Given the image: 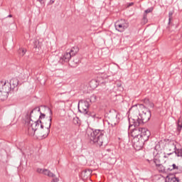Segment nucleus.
<instances>
[{"instance_id": "72a5a7b5", "label": "nucleus", "mask_w": 182, "mask_h": 182, "mask_svg": "<svg viewBox=\"0 0 182 182\" xmlns=\"http://www.w3.org/2000/svg\"><path fill=\"white\" fill-rule=\"evenodd\" d=\"M148 105L152 109L154 107V104L153 102H149V103Z\"/></svg>"}, {"instance_id": "6ab92c4d", "label": "nucleus", "mask_w": 182, "mask_h": 182, "mask_svg": "<svg viewBox=\"0 0 182 182\" xmlns=\"http://www.w3.org/2000/svg\"><path fill=\"white\" fill-rule=\"evenodd\" d=\"M8 96H9V94L2 91V90H0V100H6Z\"/></svg>"}, {"instance_id": "a18cd8bd", "label": "nucleus", "mask_w": 182, "mask_h": 182, "mask_svg": "<svg viewBox=\"0 0 182 182\" xmlns=\"http://www.w3.org/2000/svg\"><path fill=\"white\" fill-rule=\"evenodd\" d=\"M165 182H167V178L165 180Z\"/></svg>"}, {"instance_id": "7c9ffc66", "label": "nucleus", "mask_w": 182, "mask_h": 182, "mask_svg": "<svg viewBox=\"0 0 182 182\" xmlns=\"http://www.w3.org/2000/svg\"><path fill=\"white\" fill-rule=\"evenodd\" d=\"M37 173H39L40 174H43V169L41 168H37L36 169Z\"/></svg>"}, {"instance_id": "9d476101", "label": "nucleus", "mask_w": 182, "mask_h": 182, "mask_svg": "<svg viewBox=\"0 0 182 182\" xmlns=\"http://www.w3.org/2000/svg\"><path fill=\"white\" fill-rule=\"evenodd\" d=\"M41 123H42V120L38 119L37 121L34 122V123H31L30 122V124L27 123V124H28V126L31 127L32 130H33V132H36V130H38V127H39Z\"/></svg>"}, {"instance_id": "0eeeda50", "label": "nucleus", "mask_w": 182, "mask_h": 182, "mask_svg": "<svg viewBox=\"0 0 182 182\" xmlns=\"http://www.w3.org/2000/svg\"><path fill=\"white\" fill-rule=\"evenodd\" d=\"M1 90L6 93L9 94V92H11V90H12V88L11 87V84H9V82H6L5 81L3 84H2V88Z\"/></svg>"}, {"instance_id": "c756f323", "label": "nucleus", "mask_w": 182, "mask_h": 182, "mask_svg": "<svg viewBox=\"0 0 182 182\" xmlns=\"http://www.w3.org/2000/svg\"><path fill=\"white\" fill-rule=\"evenodd\" d=\"M154 9L153 7H150L144 11V14H150L151 12H153V10Z\"/></svg>"}, {"instance_id": "bb28decb", "label": "nucleus", "mask_w": 182, "mask_h": 182, "mask_svg": "<svg viewBox=\"0 0 182 182\" xmlns=\"http://www.w3.org/2000/svg\"><path fill=\"white\" fill-rule=\"evenodd\" d=\"M42 43L39 42V41L36 40L34 43V48L39 49L41 48Z\"/></svg>"}, {"instance_id": "393cba45", "label": "nucleus", "mask_w": 182, "mask_h": 182, "mask_svg": "<svg viewBox=\"0 0 182 182\" xmlns=\"http://www.w3.org/2000/svg\"><path fill=\"white\" fill-rule=\"evenodd\" d=\"M176 156H177V157H182V150L181 149H178L174 151V152Z\"/></svg>"}, {"instance_id": "5701e85b", "label": "nucleus", "mask_w": 182, "mask_h": 182, "mask_svg": "<svg viewBox=\"0 0 182 182\" xmlns=\"http://www.w3.org/2000/svg\"><path fill=\"white\" fill-rule=\"evenodd\" d=\"M173 14H174V11H171L168 12V25L171 23V18H173Z\"/></svg>"}, {"instance_id": "a878e982", "label": "nucleus", "mask_w": 182, "mask_h": 182, "mask_svg": "<svg viewBox=\"0 0 182 182\" xmlns=\"http://www.w3.org/2000/svg\"><path fill=\"white\" fill-rule=\"evenodd\" d=\"M153 161L154 164L156 165V167H159L161 164H160V159L157 158H154Z\"/></svg>"}, {"instance_id": "f257e3e1", "label": "nucleus", "mask_w": 182, "mask_h": 182, "mask_svg": "<svg viewBox=\"0 0 182 182\" xmlns=\"http://www.w3.org/2000/svg\"><path fill=\"white\" fill-rule=\"evenodd\" d=\"M139 127H134L132 132V136L134 139H138L136 144L139 146V149H141L146 144V141H149L151 133L146 128Z\"/></svg>"}, {"instance_id": "f8f14e48", "label": "nucleus", "mask_w": 182, "mask_h": 182, "mask_svg": "<svg viewBox=\"0 0 182 182\" xmlns=\"http://www.w3.org/2000/svg\"><path fill=\"white\" fill-rule=\"evenodd\" d=\"M35 108L33 109L30 114L28 112L26 115V123H28V124H31V122L33 123V120H32V114H33V112H35Z\"/></svg>"}, {"instance_id": "7ed1b4c3", "label": "nucleus", "mask_w": 182, "mask_h": 182, "mask_svg": "<svg viewBox=\"0 0 182 182\" xmlns=\"http://www.w3.org/2000/svg\"><path fill=\"white\" fill-rule=\"evenodd\" d=\"M87 134L90 137L91 141L99 147L103 146V137H105V130L95 129L93 128H87Z\"/></svg>"}, {"instance_id": "20e7f679", "label": "nucleus", "mask_w": 182, "mask_h": 182, "mask_svg": "<svg viewBox=\"0 0 182 182\" xmlns=\"http://www.w3.org/2000/svg\"><path fill=\"white\" fill-rule=\"evenodd\" d=\"M90 106V104H89V101L87 100H80L78 102V112H80V113H82V114L85 115V117H95L96 114H95V112L89 111Z\"/></svg>"}, {"instance_id": "4be33fe9", "label": "nucleus", "mask_w": 182, "mask_h": 182, "mask_svg": "<svg viewBox=\"0 0 182 182\" xmlns=\"http://www.w3.org/2000/svg\"><path fill=\"white\" fill-rule=\"evenodd\" d=\"M156 167L159 168V171H161V173H166V171H167L166 167H164L161 164Z\"/></svg>"}, {"instance_id": "4c0bfd02", "label": "nucleus", "mask_w": 182, "mask_h": 182, "mask_svg": "<svg viewBox=\"0 0 182 182\" xmlns=\"http://www.w3.org/2000/svg\"><path fill=\"white\" fill-rule=\"evenodd\" d=\"M34 110H37L38 112H41V108H39L38 107H36L34 108Z\"/></svg>"}, {"instance_id": "c9c22d12", "label": "nucleus", "mask_w": 182, "mask_h": 182, "mask_svg": "<svg viewBox=\"0 0 182 182\" xmlns=\"http://www.w3.org/2000/svg\"><path fill=\"white\" fill-rule=\"evenodd\" d=\"M40 124H41V129H44V127H45V125H44L45 122L41 121V123H40Z\"/></svg>"}, {"instance_id": "49530a36", "label": "nucleus", "mask_w": 182, "mask_h": 182, "mask_svg": "<svg viewBox=\"0 0 182 182\" xmlns=\"http://www.w3.org/2000/svg\"><path fill=\"white\" fill-rule=\"evenodd\" d=\"M116 118H117V114L116 115Z\"/></svg>"}, {"instance_id": "2eb2a0df", "label": "nucleus", "mask_w": 182, "mask_h": 182, "mask_svg": "<svg viewBox=\"0 0 182 182\" xmlns=\"http://www.w3.org/2000/svg\"><path fill=\"white\" fill-rule=\"evenodd\" d=\"M68 53L73 55V58L74 56H76V54L79 53V47H77V46H75L71 48L70 50L68 51Z\"/></svg>"}, {"instance_id": "f3484780", "label": "nucleus", "mask_w": 182, "mask_h": 182, "mask_svg": "<svg viewBox=\"0 0 182 182\" xmlns=\"http://www.w3.org/2000/svg\"><path fill=\"white\" fill-rule=\"evenodd\" d=\"M173 170H179L182 171V168L176 165V164H173L172 166H170L169 168H167V171H173Z\"/></svg>"}, {"instance_id": "c85d7f7f", "label": "nucleus", "mask_w": 182, "mask_h": 182, "mask_svg": "<svg viewBox=\"0 0 182 182\" xmlns=\"http://www.w3.org/2000/svg\"><path fill=\"white\" fill-rule=\"evenodd\" d=\"M45 117H46V114L40 112V116H39L38 120H43Z\"/></svg>"}, {"instance_id": "6e6552de", "label": "nucleus", "mask_w": 182, "mask_h": 182, "mask_svg": "<svg viewBox=\"0 0 182 182\" xmlns=\"http://www.w3.org/2000/svg\"><path fill=\"white\" fill-rule=\"evenodd\" d=\"M80 63V59L74 56L72 59L70 60L68 65L71 68H76L77 66V64Z\"/></svg>"}, {"instance_id": "9b49d317", "label": "nucleus", "mask_w": 182, "mask_h": 182, "mask_svg": "<svg viewBox=\"0 0 182 182\" xmlns=\"http://www.w3.org/2000/svg\"><path fill=\"white\" fill-rule=\"evenodd\" d=\"M9 83L10 84V87H11V89L14 90L15 87H16L18 85H19V80H18V78L16 77H14L12 78Z\"/></svg>"}, {"instance_id": "aec40b11", "label": "nucleus", "mask_w": 182, "mask_h": 182, "mask_svg": "<svg viewBox=\"0 0 182 182\" xmlns=\"http://www.w3.org/2000/svg\"><path fill=\"white\" fill-rule=\"evenodd\" d=\"M119 22L121 23V25H122V26H124L125 29H127V28H129V22H127V21L124 19H121L120 21H119Z\"/></svg>"}, {"instance_id": "39448f33", "label": "nucleus", "mask_w": 182, "mask_h": 182, "mask_svg": "<svg viewBox=\"0 0 182 182\" xmlns=\"http://www.w3.org/2000/svg\"><path fill=\"white\" fill-rule=\"evenodd\" d=\"M44 107L46 110H48L50 114L49 118L47 119V122L44 123L45 124L44 130L46 133L42 135L43 139H46V137L49 136V133H50V127L52 126V116H53V112H52V109H50V107L46 105H44Z\"/></svg>"}, {"instance_id": "f03ea898", "label": "nucleus", "mask_w": 182, "mask_h": 182, "mask_svg": "<svg viewBox=\"0 0 182 182\" xmlns=\"http://www.w3.org/2000/svg\"><path fill=\"white\" fill-rule=\"evenodd\" d=\"M150 119H151V111H150V109H148L146 112L143 111L135 118H129V129L133 127V126L134 127L143 126V124L147 123Z\"/></svg>"}, {"instance_id": "ddd939ff", "label": "nucleus", "mask_w": 182, "mask_h": 182, "mask_svg": "<svg viewBox=\"0 0 182 182\" xmlns=\"http://www.w3.org/2000/svg\"><path fill=\"white\" fill-rule=\"evenodd\" d=\"M166 180H168V182H179V178L173 174H168L166 176Z\"/></svg>"}, {"instance_id": "423d86ee", "label": "nucleus", "mask_w": 182, "mask_h": 182, "mask_svg": "<svg viewBox=\"0 0 182 182\" xmlns=\"http://www.w3.org/2000/svg\"><path fill=\"white\" fill-rule=\"evenodd\" d=\"M73 57L69 53V51H67L64 53V54L60 58V60L58 61V63H60L61 65H65V63H69L70 62V59H72Z\"/></svg>"}, {"instance_id": "2f4dec72", "label": "nucleus", "mask_w": 182, "mask_h": 182, "mask_svg": "<svg viewBox=\"0 0 182 182\" xmlns=\"http://www.w3.org/2000/svg\"><path fill=\"white\" fill-rule=\"evenodd\" d=\"M53 179L51 181V182H58L59 181V178L55 176V177H52Z\"/></svg>"}, {"instance_id": "de8ad7c7", "label": "nucleus", "mask_w": 182, "mask_h": 182, "mask_svg": "<svg viewBox=\"0 0 182 182\" xmlns=\"http://www.w3.org/2000/svg\"><path fill=\"white\" fill-rule=\"evenodd\" d=\"M164 157L166 158V157H167L166 156H164Z\"/></svg>"}, {"instance_id": "e433bc0d", "label": "nucleus", "mask_w": 182, "mask_h": 182, "mask_svg": "<svg viewBox=\"0 0 182 182\" xmlns=\"http://www.w3.org/2000/svg\"><path fill=\"white\" fill-rule=\"evenodd\" d=\"M133 5H134V2L129 3L128 4V7L133 6Z\"/></svg>"}, {"instance_id": "c03bdc74", "label": "nucleus", "mask_w": 182, "mask_h": 182, "mask_svg": "<svg viewBox=\"0 0 182 182\" xmlns=\"http://www.w3.org/2000/svg\"><path fill=\"white\" fill-rule=\"evenodd\" d=\"M145 18H146V16H144V19H145Z\"/></svg>"}, {"instance_id": "1a4fd4ad", "label": "nucleus", "mask_w": 182, "mask_h": 182, "mask_svg": "<svg viewBox=\"0 0 182 182\" xmlns=\"http://www.w3.org/2000/svg\"><path fill=\"white\" fill-rule=\"evenodd\" d=\"M91 174L92 170L85 169L81 172L80 176L83 180H87V178L90 177Z\"/></svg>"}, {"instance_id": "a211bd4d", "label": "nucleus", "mask_w": 182, "mask_h": 182, "mask_svg": "<svg viewBox=\"0 0 182 182\" xmlns=\"http://www.w3.org/2000/svg\"><path fill=\"white\" fill-rule=\"evenodd\" d=\"M43 174H44V176H48V177H56V175H55L53 173L46 168L43 169Z\"/></svg>"}, {"instance_id": "79ce46f5", "label": "nucleus", "mask_w": 182, "mask_h": 182, "mask_svg": "<svg viewBox=\"0 0 182 182\" xmlns=\"http://www.w3.org/2000/svg\"><path fill=\"white\" fill-rule=\"evenodd\" d=\"M174 152L173 153H169V154H167V156H171V154H173Z\"/></svg>"}, {"instance_id": "37998d69", "label": "nucleus", "mask_w": 182, "mask_h": 182, "mask_svg": "<svg viewBox=\"0 0 182 182\" xmlns=\"http://www.w3.org/2000/svg\"><path fill=\"white\" fill-rule=\"evenodd\" d=\"M111 126H112V127H114V126H116V124H114V125H113V124H111Z\"/></svg>"}, {"instance_id": "a19ab883", "label": "nucleus", "mask_w": 182, "mask_h": 182, "mask_svg": "<svg viewBox=\"0 0 182 182\" xmlns=\"http://www.w3.org/2000/svg\"><path fill=\"white\" fill-rule=\"evenodd\" d=\"M12 14H9V16H7V18H12Z\"/></svg>"}, {"instance_id": "473e14b6", "label": "nucleus", "mask_w": 182, "mask_h": 182, "mask_svg": "<svg viewBox=\"0 0 182 182\" xmlns=\"http://www.w3.org/2000/svg\"><path fill=\"white\" fill-rule=\"evenodd\" d=\"M149 102H150V100H149L148 98H145L144 100V103H145V105H149Z\"/></svg>"}, {"instance_id": "4468645a", "label": "nucleus", "mask_w": 182, "mask_h": 182, "mask_svg": "<svg viewBox=\"0 0 182 182\" xmlns=\"http://www.w3.org/2000/svg\"><path fill=\"white\" fill-rule=\"evenodd\" d=\"M115 29L118 32L121 33L124 32V31H126V29L124 28V26L122 25V23L119 21L115 23Z\"/></svg>"}, {"instance_id": "412c9836", "label": "nucleus", "mask_w": 182, "mask_h": 182, "mask_svg": "<svg viewBox=\"0 0 182 182\" xmlns=\"http://www.w3.org/2000/svg\"><path fill=\"white\" fill-rule=\"evenodd\" d=\"M182 129V120L178 119L177 122V132L178 133H181Z\"/></svg>"}, {"instance_id": "ea45409f", "label": "nucleus", "mask_w": 182, "mask_h": 182, "mask_svg": "<svg viewBox=\"0 0 182 182\" xmlns=\"http://www.w3.org/2000/svg\"><path fill=\"white\" fill-rule=\"evenodd\" d=\"M50 4H55V0H50Z\"/></svg>"}, {"instance_id": "cd10ccee", "label": "nucleus", "mask_w": 182, "mask_h": 182, "mask_svg": "<svg viewBox=\"0 0 182 182\" xmlns=\"http://www.w3.org/2000/svg\"><path fill=\"white\" fill-rule=\"evenodd\" d=\"M96 99H97V97L95 95H92L91 97H90V99H88L87 100L88 102H96Z\"/></svg>"}, {"instance_id": "f704fd0d", "label": "nucleus", "mask_w": 182, "mask_h": 182, "mask_svg": "<svg viewBox=\"0 0 182 182\" xmlns=\"http://www.w3.org/2000/svg\"><path fill=\"white\" fill-rule=\"evenodd\" d=\"M38 2H40V4H41V5H45V1L46 0H37Z\"/></svg>"}, {"instance_id": "b1692460", "label": "nucleus", "mask_w": 182, "mask_h": 182, "mask_svg": "<svg viewBox=\"0 0 182 182\" xmlns=\"http://www.w3.org/2000/svg\"><path fill=\"white\" fill-rule=\"evenodd\" d=\"M18 53L21 56H24V55L26 53V49L23 48H19V50H18Z\"/></svg>"}, {"instance_id": "dca6fc26", "label": "nucleus", "mask_w": 182, "mask_h": 182, "mask_svg": "<svg viewBox=\"0 0 182 182\" xmlns=\"http://www.w3.org/2000/svg\"><path fill=\"white\" fill-rule=\"evenodd\" d=\"M89 85L91 87V89H96V87L99 86V82H97V80L96 79L92 80L90 82Z\"/></svg>"}, {"instance_id": "58836bf2", "label": "nucleus", "mask_w": 182, "mask_h": 182, "mask_svg": "<svg viewBox=\"0 0 182 182\" xmlns=\"http://www.w3.org/2000/svg\"><path fill=\"white\" fill-rule=\"evenodd\" d=\"M92 119H102V117H97V116L95 115V117H92Z\"/></svg>"}]
</instances>
